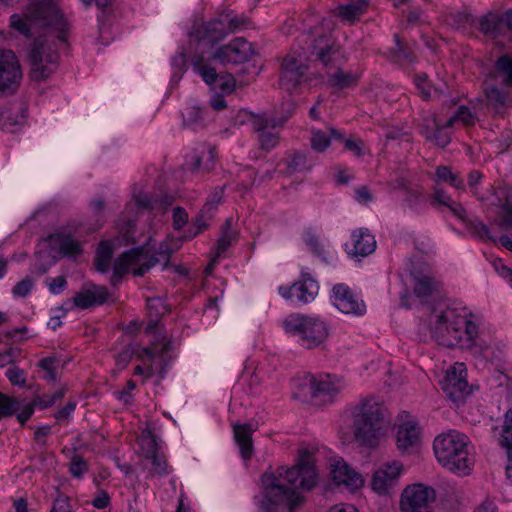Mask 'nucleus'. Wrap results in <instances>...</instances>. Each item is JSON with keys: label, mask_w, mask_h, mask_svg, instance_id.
Instances as JSON below:
<instances>
[{"label": "nucleus", "mask_w": 512, "mask_h": 512, "mask_svg": "<svg viewBox=\"0 0 512 512\" xmlns=\"http://www.w3.org/2000/svg\"><path fill=\"white\" fill-rule=\"evenodd\" d=\"M231 220H227L220 238L215 247V256L222 257L228 248L237 240V233L230 227Z\"/></svg>", "instance_id": "nucleus-41"}, {"label": "nucleus", "mask_w": 512, "mask_h": 512, "mask_svg": "<svg viewBox=\"0 0 512 512\" xmlns=\"http://www.w3.org/2000/svg\"><path fill=\"white\" fill-rule=\"evenodd\" d=\"M22 80V70L15 53L0 49V96L16 92Z\"/></svg>", "instance_id": "nucleus-15"}, {"label": "nucleus", "mask_w": 512, "mask_h": 512, "mask_svg": "<svg viewBox=\"0 0 512 512\" xmlns=\"http://www.w3.org/2000/svg\"><path fill=\"white\" fill-rule=\"evenodd\" d=\"M19 409L20 403L16 399L0 392V419L13 415Z\"/></svg>", "instance_id": "nucleus-48"}, {"label": "nucleus", "mask_w": 512, "mask_h": 512, "mask_svg": "<svg viewBox=\"0 0 512 512\" xmlns=\"http://www.w3.org/2000/svg\"><path fill=\"white\" fill-rule=\"evenodd\" d=\"M253 55L251 43L244 38H235L228 45L218 48L208 58H213L221 64H240L248 61Z\"/></svg>", "instance_id": "nucleus-20"}, {"label": "nucleus", "mask_w": 512, "mask_h": 512, "mask_svg": "<svg viewBox=\"0 0 512 512\" xmlns=\"http://www.w3.org/2000/svg\"><path fill=\"white\" fill-rule=\"evenodd\" d=\"M183 116V124L184 126L192 129L198 130L203 128L204 126V117L203 110L197 106H189L186 107Z\"/></svg>", "instance_id": "nucleus-42"}, {"label": "nucleus", "mask_w": 512, "mask_h": 512, "mask_svg": "<svg viewBox=\"0 0 512 512\" xmlns=\"http://www.w3.org/2000/svg\"><path fill=\"white\" fill-rule=\"evenodd\" d=\"M434 499V489L426 487L423 484H414L406 487L401 496V501L407 503L411 502L412 505L427 512H432L431 503Z\"/></svg>", "instance_id": "nucleus-25"}, {"label": "nucleus", "mask_w": 512, "mask_h": 512, "mask_svg": "<svg viewBox=\"0 0 512 512\" xmlns=\"http://www.w3.org/2000/svg\"><path fill=\"white\" fill-rule=\"evenodd\" d=\"M11 27L26 37L33 30L46 29L50 37L65 42L69 31V22L59 9L56 0H32L24 17L14 14L10 18Z\"/></svg>", "instance_id": "nucleus-1"}, {"label": "nucleus", "mask_w": 512, "mask_h": 512, "mask_svg": "<svg viewBox=\"0 0 512 512\" xmlns=\"http://www.w3.org/2000/svg\"><path fill=\"white\" fill-rule=\"evenodd\" d=\"M367 7L368 0H351L347 4L338 7V15L344 21L354 22L366 12Z\"/></svg>", "instance_id": "nucleus-37"}, {"label": "nucleus", "mask_w": 512, "mask_h": 512, "mask_svg": "<svg viewBox=\"0 0 512 512\" xmlns=\"http://www.w3.org/2000/svg\"><path fill=\"white\" fill-rule=\"evenodd\" d=\"M223 188H217L215 189V191L213 192V194H211L208 198H207V201L206 203L204 204V210L205 211H208L210 212L211 210H214L218 207V205L221 203L222 201V197H223Z\"/></svg>", "instance_id": "nucleus-64"}, {"label": "nucleus", "mask_w": 512, "mask_h": 512, "mask_svg": "<svg viewBox=\"0 0 512 512\" xmlns=\"http://www.w3.org/2000/svg\"><path fill=\"white\" fill-rule=\"evenodd\" d=\"M290 334L306 349L322 347L330 336L328 321L319 315L296 313L290 316Z\"/></svg>", "instance_id": "nucleus-7"}, {"label": "nucleus", "mask_w": 512, "mask_h": 512, "mask_svg": "<svg viewBox=\"0 0 512 512\" xmlns=\"http://www.w3.org/2000/svg\"><path fill=\"white\" fill-rule=\"evenodd\" d=\"M315 38L311 44V54L315 56L325 68H335L340 60L341 52L335 39L329 34H317L311 31Z\"/></svg>", "instance_id": "nucleus-19"}, {"label": "nucleus", "mask_w": 512, "mask_h": 512, "mask_svg": "<svg viewBox=\"0 0 512 512\" xmlns=\"http://www.w3.org/2000/svg\"><path fill=\"white\" fill-rule=\"evenodd\" d=\"M469 335L465 349L474 356L490 362L495 367H502L505 362L504 348L500 344H492L483 332H479L477 325H470Z\"/></svg>", "instance_id": "nucleus-12"}, {"label": "nucleus", "mask_w": 512, "mask_h": 512, "mask_svg": "<svg viewBox=\"0 0 512 512\" xmlns=\"http://www.w3.org/2000/svg\"><path fill=\"white\" fill-rule=\"evenodd\" d=\"M219 16L221 17L222 21L226 23V29L228 33H232L244 25V21L231 12L223 13Z\"/></svg>", "instance_id": "nucleus-62"}, {"label": "nucleus", "mask_w": 512, "mask_h": 512, "mask_svg": "<svg viewBox=\"0 0 512 512\" xmlns=\"http://www.w3.org/2000/svg\"><path fill=\"white\" fill-rule=\"evenodd\" d=\"M58 360L54 357H46L39 361V367L45 371L44 379L49 382H54L57 379L56 369L58 367Z\"/></svg>", "instance_id": "nucleus-54"}, {"label": "nucleus", "mask_w": 512, "mask_h": 512, "mask_svg": "<svg viewBox=\"0 0 512 512\" xmlns=\"http://www.w3.org/2000/svg\"><path fill=\"white\" fill-rule=\"evenodd\" d=\"M500 443L502 446H512V408L505 414Z\"/></svg>", "instance_id": "nucleus-58"}, {"label": "nucleus", "mask_w": 512, "mask_h": 512, "mask_svg": "<svg viewBox=\"0 0 512 512\" xmlns=\"http://www.w3.org/2000/svg\"><path fill=\"white\" fill-rule=\"evenodd\" d=\"M376 249L374 235L367 228H358L351 233V248L347 249L348 254L353 257H366Z\"/></svg>", "instance_id": "nucleus-26"}, {"label": "nucleus", "mask_w": 512, "mask_h": 512, "mask_svg": "<svg viewBox=\"0 0 512 512\" xmlns=\"http://www.w3.org/2000/svg\"><path fill=\"white\" fill-rule=\"evenodd\" d=\"M431 204L434 207L445 206L458 220L462 222L466 221L467 214L464 207L460 203L454 201L452 197L440 187H434Z\"/></svg>", "instance_id": "nucleus-31"}, {"label": "nucleus", "mask_w": 512, "mask_h": 512, "mask_svg": "<svg viewBox=\"0 0 512 512\" xmlns=\"http://www.w3.org/2000/svg\"><path fill=\"white\" fill-rule=\"evenodd\" d=\"M228 34L226 23L223 22L219 16L208 22L195 24L192 31L189 33V38L191 41H195L199 46L203 47L200 55L204 56V48L206 46H214L223 40Z\"/></svg>", "instance_id": "nucleus-17"}, {"label": "nucleus", "mask_w": 512, "mask_h": 512, "mask_svg": "<svg viewBox=\"0 0 512 512\" xmlns=\"http://www.w3.org/2000/svg\"><path fill=\"white\" fill-rule=\"evenodd\" d=\"M415 84L417 89L419 90V94L423 100H435L442 99L447 96L448 87L445 83H442L439 86H432L428 80L427 75H417L415 78Z\"/></svg>", "instance_id": "nucleus-35"}, {"label": "nucleus", "mask_w": 512, "mask_h": 512, "mask_svg": "<svg viewBox=\"0 0 512 512\" xmlns=\"http://www.w3.org/2000/svg\"><path fill=\"white\" fill-rule=\"evenodd\" d=\"M433 449L438 462L447 470L468 475L474 460L469 450V439L457 430L438 435L433 442Z\"/></svg>", "instance_id": "nucleus-3"}, {"label": "nucleus", "mask_w": 512, "mask_h": 512, "mask_svg": "<svg viewBox=\"0 0 512 512\" xmlns=\"http://www.w3.org/2000/svg\"><path fill=\"white\" fill-rule=\"evenodd\" d=\"M314 162L308 159L306 153L296 151L290 159V178L295 175L293 182L300 183L308 172L312 170Z\"/></svg>", "instance_id": "nucleus-36"}, {"label": "nucleus", "mask_w": 512, "mask_h": 512, "mask_svg": "<svg viewBox=\"0 0 512 512\" xmlns=\"http://www.w3.org/2000/svg\"><path fill=\"white\" fill-rule=\"evenodd\" d=\"M50 245L63 256L76 257L82 253L81 243L70 234L60 232L50 236Z\"/></svg>", "instance_id": "nucleus-29"}, {"label": "nucleus", "mask_w": 512, "mask_h": 512, "mask_svg": "<svg viewBox=\"0 0 512 512\" xmlns=\"http://www.w3.org/2000/svg\"><path fill=\"white\" fill-rule=\"evenodd\" d=\"M25 109L22 107H5L0 111V129L12 133L16 127L25 122Z\"/></svg>", "instance_id": "nucleus-34"}, {"label": "nucleus", "mask_w": 512, "mask_h": 512, "mask_svg": "<svg viewBox=\"0 0 512 512\" xmlns=\"http://www.w3.org/2000/svg\"><path fill=\"white\" fill-rule=\"evenodd\" d=\"M49 512H75L72 508L70 500L65 496H58L52 504Z\"/></svg>", "instance_id": "nucleus-63"}, {"label": "nucleus", "mask_w": 512, "mask_h": 512, "mask_svg": "<svg viewBox=\"0 0 512 512\" xmlns=\"http://www.w3.org/2000/svg\"><path fill=\"white\" fill-rule=\"evenodd\" d=\"M28 59L31 79L46 80L58 68L59 53L56 42L47 35L39 36L31 45Z\"/></svg>", "instance_id": "nucleus-9"}, {"label": "nucleus", "mask_w": 512, "mask_h": 512, "mask_svg": "<svg viewBox=\"0 0 512 512\" xmlns=\"http://www.w3.org/2000/svg\"><path fill=\"white\" fill-rule=\"evenodd\" d=\"M234 438L243 459H250L253 454L252 433L256 430L252 424L234 425Z\"/></svg>", "instance_id": "nucleus-33"}, {"label": "nucleus", "mask_w": 512, "mask_h": 512, "mask_svg": "<svg viewBox=\"0 0 512 512\" xmlns=\"http://www.w3.org/2000/svg\"><path fill=\"white\" fill-rule=\"evenodd\" d=\"M69 471L74 477L81 478L88 471V465L82 456L74 455L71 459Z\"/></svg>", "instance_id": "nucleus-60"}, {"label": "nucleus", "mask_w": 512, "mask_h": 512, "mask_svg": "<svg viewBox=\"0 0 512 512\" xmlns=\"http://www.w3.org/2000/svg\"><path fill=\"white\" fill-rule=\"evenodd\" d=\"M484 90L485 95L490 103L495 105H504L506 102V93L503 91V89L497 87L496 85L486 82Z\"/></svg>", "instance_id": "nucleus-50"}, {"label": "nucleus", "mask_w": 512, "mask_h": 512, "mask_svg": "<svg viewBox=\"0 0 512 512\" xmlns=\"http://www.w3.org/2000/svg\"><path fill=\"white\" fill-rule=\"evenodd\" d=\"M109 298V292L107 288L103 286L90 285L81 291L77 292L76 295L67 300L64 305L71 310L76 307L79 309H88L93 306L104 304Z\"/></svg>", "instance_id": "nucleus-23"}, {"label": "nucleus", "mask_w": 512, "mask_h": 512, "mask_svg": "<svg viewBox=\"0 0 512 512\" xmlns=\"http://www.w3.org/2000/svg\"><path fill=\"white\" fill-rule=\"evenodd\" d=\"M90 209L92 216L95 218L93 229H100L106 221L104 201L100 198L93 199L90 203Z\"/></svg>", "instance_id": "nucleus-49"}, {"label": "nucleus", "mask_w": 512, "mask_h": 512, "mask_svg": "<svg viewBox=\"0 0 512 512\" xmlns=\"http://www.w3.org/2000/svg\"><path fill=\"white\" fill-rule=\"evenodd\" d=\"M434 180L436 182L448 183L450 186L458 190H465L463 179L459 176V174L453 173L448 166H437Z\"/></svg>", "instance_id": "nucleus-40"}, {"label": "nucleus", "mask_w": 512, "mask_h": 512, "mask_svg": "<svg viewBox=\"0 0 512 512\" xmlns=\"http://www.w3.org/2000/svg\"><path fill=\"white\" fill-rule=\"evenodd\" d=\"M303 242L309 247L310 251L319 257H323L324 247L320 242L319 235L314 228H306L302 233Z\"/></svg>", "instance_id": "nucleus-45"}, {"label": "nucleus", "mask_w": 512, "mask_h": 512, "mask_svg": "<svg viewBox=\"0 0 512 512\" xmlns=\"http://www.w3.org/2000/svg\"><path fill=\"white\" fill-rule=\"evenodd\" d=\"M421 124L419 125L420 134L426 138L441 124L437 120V116L433 112L425 113L421 118Z\"/></svg>", "instance_id": "nucleus-51"}, {"label": "nucleus", "mask_w": 512, "mask_h": 512, "mask_svg": "<svg viewBox=\"0 0 512 512\" xmlns=\"http://www.w3.org/2000/svg\"><path fill=\"white\" fill-rule=\"evenodd\" d=\"M396 438L398 448L407 451L420 443V429L413 421L405 422L398 427Z\"/></svg>", "instance_id": "nucleus-30"}, {"label": "nucleus", "mask_w": 512, "mask_h": 512, "mask_svg": "<svg viewBox=\"0 0 512 512\" xmlns=\"http://www.w3.org/2000/svg\"><path fill=\"white\" fill-rule=\"evenodd\" d=\"M147 460L151 461L152 468L150 473L152 475L165 476L170 473L166 457L162 453H158Z\"/></svg>", "instance_id": "nucleus-53"}, {"label": "nucleus", "mask_w": 512, "mask_h": 512, "mask_svg": "<svg viewBox=\"0 0 512 512\" xmlns=\"http://www.w3.org/2000/svg\"><path fill=\"white\" fill-rule=\"evenodd\" d=\"M316 451L315 446L302 444L298 449L294 466L290 467V512L306 503L308 494L318 483Z\"/></svg>", "instance_id": "nucleus-2"}, {"label": "nucleus", "mask_w": 512, "mask_h": 512, "mask_svg": "<svg viewBox=\"0 0 512 512\" xmlns=\"http://www.w3.org/2000/svg\"><path fill=\"white\" fill-rule=\"evenodd\" d=\"M385 407L373 398L362 400L353 409V429L358 443L375 448L384 434Z\"/></svg>", "instance_id": "nucleus-4"}, {"label": "nucleus", "mask_w": 512, "mask_h": 512, "mask_svg": "<svg viewBox=\"0 0 512 512\" xmlns=\"http://www.w3.org/2000/svg\"><path fill=\"white\" fill-rule=\"evenodd\" d=\"M495 69L503 84L512 87V52L499 57L495 62Z\"/></svg>", "instance_id": "nucleus-43"}, {"label": "nucleus", "mask_w": 512, "mask_h": 512, "mask_svg": "<svg viewBox=\"0 0 512 512\" xmlns=\"http://www.w3.org/2000/svg\"><path fill=\"white\" fill-rule=\"evenodd\" d=\"M476 116L467 106H460L456 113L446 121V126L453 127L456 122H460L465 126L475 124Z\"/></svg>", "instance_id": "nucleus-46"}, {"label": "nucleus", "mask_w": 512, "mask_h": 512, "mask_svg": "<svg viewBox=\"0 0 512 512\" xmlns=\"http://www.w3.org/2000/svg\"><path fill=\"white\" fill-rule=\"evenodd\" d=\"M114 242L111 240L102 241L96 251L95 266L99 272L108 271L113 256Z\"/></svg>", "instance_id": "nucleus-39"}, {"label": "nucleus", "mask_w": 512, "mask_h": 512, "mask_svg": "<svg viewBox=\"0 0 512 512\" xmlns=\"http://www.w3.org/2000/svg\"><path fill=\"white\" fill-rule=\"evenodd\" d=\"M210 58L203 55H195L192 58V68L199 74L204 82L213 89L230 94L235 89V79L231 74L219 75L216 69L209 65Z\"/></svg>", "instance_id": "nucleus-16"}, {"label": "nucleus", "mask_w": 512, "mask_h": 512, "mask_svg": "<svg viewBox=\"0 0 512 512\" xmlns=\"http://www.w3.org/2000/svg\"><path fill=\"white\" fill-rule=\"evenodd\" d=\"M319 285L308 273H303L301 279L290 286V301L299 305L312 302L318 295Z\"/></svg>", "instance_id": "nucleus-24"}, {"label": "nucleus", "mask_w": 512, "mask_h": 512, "mask_svg": "<svg viewBox=\"0 0 512 512\" xmlns=\"http://www.w3.org/2000/svg\"><path fill=\"white\" fill-rule=\"evenodd\" d=\"M403 464L398 460H391L381 464L373 473L371 488L382 496L392 495L399 486Z\"/></svg>", "instance_id": "nucleus-14"}, {"label": "nucleus", "mask_w": 512, "mask_h": 512, "mask_svg": "<svg viewBox=\"0 0 512 512\" xmlns=\"http://www.w3.org/2000/svg\"><path fill=\"white\" fill-rule=\"evenodd\" d=\"M215 158L216 151L214 147L206 144H200L189 156L188 164L193 170L209 172L214 168Z\"/></svg>", "instance_id": "nucleus-28"}, {"label": "nucleus", "mask_w": 512, "mask_h": 512, "mask_svg": "<svg viewBox=\"0 0 512 512\" xmlns=\"http://www.w3.org/2000/svg\"><path fill=\"white\" fill-rule=\"evenodd\" d=\"M263 512L288 511V467L270 469L261 476Z\"/></svg>", "instance_id": "nucleus-8"}, {"label": "nucleus", "mask_w": 512, "mask_h": 512, "mask_svg": "<svg viewBox=\"0 0 512 512\" xmlns=\"http://www.w3.org/2000/svg\"><path fill=\"white\" fill-rule=\"evenodd\" d=\"M249 121L263 150L269 151L278 145L279 133L284 123L282 118H275L266 113L251 114Z\"/></svg>", "instance_id": "nucleus-13"}, {"label": "nucleus", "mask_w": 512, "mask_h": 512, "mask_svg": "<svg viewBox=\"0 0 512 512\" xmlns=\"http://www.w3.org/2000/svg\"><path fill=\"white\" fill-rule=\"evenodd\" d=\"M332 292L333 304L342 313L354 316H362L366 313L364 301L346 284H336Z\"/></svg>", "instance_id": "nucleus-21"}, {"label": "nucleus", "mask_w": 512, "mask_h": 512, "mask_svg": "<svg viewBox=\"0 0 512 512\" xmlns=\"http://www.w3.org/2000/svg\"><path fill=\"white\" fill-rule=\"evenodd\" d=\"M469 229L471 233L480 240L496 242V239L492 236L489 227L481 221H471Z\"/></svg>", "instance_id": "nucleus-55"}, {"label": "nucleus", "mask_w": 512, "mask_h": 512, "mask_svg": "<svg viewBox=\"0 0 512 512\" xmlns=\"http://www.w3.org/2000/svg\"><path fill=\"white\" fill-rule=\"evenodd\" d=\"M413 292L421 300L430 297L438 288V282L431 273L422 271L412 272Z\"/></svg>", "instance_id": "nucleus-32"}, {"label": "nucleus", "mask_w": 512, "mask_h": 512, "mask_svg": "<svg viewBox=\"0 0 512 512\" xmlns=\"http://www.w3.org/2000/svg\"><path fill=\"white\" fill-rule=\"evenodd\" d=\"M331 476L336 485H343L352 490L361 487L363 484L361 475L343 460H337L331 465Z\"/></svg>", "instance_id": "nucleus-27"}, {"label": "nucleus", "mask_w": 512, "mask_h": 512, "mask_svg": "<svg viewBox=\"0 0 512 512\" xmlns=\"http://www.w3.org/2000/svg\"><path fill=\"white\" fill-rule=\"evenodd\" d=\"M34 287V282L30 277H25L12 288V294L15 297H26Z\"/></svg>", "instance_id": "nucleus-61"}, {"label": "nucleus", "mask_w": 512, "mask_h": 512, "mask_svg": "<svg viewBox=\"0 0 512 512\" xmlns=\"http://www.w3.org/2000/svg\"><path fill=\"white\" fill-rule=\"evenodd\" d=\"M480 31L489 38L495 39L512 30V10L502 14L488 12L479 19Z\"/></svg>", "instance_id": "nucleus-22"}, {"label": "nucleus", "mask_w": 512, "mask_h": 512, "mask_svg": "<svg viewBox=\"0 0 512 512\" xmlns=\"http://www.w3.org/2000/svg\"><path fill=\"white\" fill-rule=\"evenodd\" d=\"M171 203L172 198L167 196L163 199H154L142 192L134 195L133 201L126 206L125 212L117 223L119 233L125 242L134 241L135 219L129 217L131 214L138 213L141 210H147L154 214L164 213Z\"/></svg>", "instance_id": "nucleus-11"}, {"label": "nucleus", "mask_w": 512, "mask_h": 512, "mask_svg": "<svg viewBox=\"0 0 512 512\" xmlns=\"http://www.w3.org/2000/svg\"><path fill=\"white\" fill-rule=\"evenodd\" d=\"M449 128L450 127L446 126V122L440 124L437 129L425 139L438 147L444 148L451 142V133L448 131Z\"/></svg>", "instance_id": "nucleus-47"}, {"label": "nucleus", "mask_w": 512, "mask_h": 512, "mask_svg": "<svg viewBox=\"0 0 512 512\" xmlns=\"http://www.w3.org/2000/svg\"><path fill=\"white\" fill-rule=\"evenodd\" d=\"M147 310L151 318L146 331H152L156 327L157 319L167 312V307L160 298H153L147 301Z\"/></svg>", "instance_id": "nucleus-44"}, {"label": "nucleus", "mask_w": 512, "mask_h": 512, "mask_svg": "<svg viewBox=\"0 0 512 512\" xmlns=\"http://www.w3.org/2000/svg\"><path fill=\"white\" fill-rule=\"evenodd\" d=\"M173 249L166 241L161 242L157 250L151 251L149 245L132 248L124 252L113 264V280H119L126 273L143 276L158 263L167 265Z\"/></svg>", "instance_id": "nucleus-6"}, {"label": "nucleus", "mask_w": 512, "mask_h": 512, "mask_svg": "<svg viewBox=\"0 0 512 512\" xmlns=\"http://www.w3.org/2000/svg\"><path fill=\"white\" fill-rule=\"evenodd\" d=\"M476 325L471 314L463 308L448 307L438 314L431 324V336L440 345L446 347H466L468 326Z\"/></svg>", "instance_id": "nucleus-5"}, {"label": "nucleus", "mask_w": 512, "mask_h": 512, "mask_svg": "<svg viewBox=\"0 0 512 512\" xmlns=\"http://www.w3.org/2000/svg\"><path fill=\"white\" fill-rule=\"evenodd\" d=\"M441 385L451 401L457 404L462 403L469 394L465 365L463 363H455L450 367Z\"/></svg>", "instance_id": "nucleus-18"}, {"label": "nucleus", "mask_w": 512, "mask_h": 512, "mask_svg": "<svg viewBox=\"0 0 512 512\" xmlns=\"http://www.w3.org/2000/svg\"><path fill=\"white\" fill-rule=\"evenodd\" d=\"M358 83V76L351 72H345L337 69L333 73L327 74V84L338 89L351 88Z\"/></svg>", "instance_id": "nucleus-38"}, {"label": "nucleus", "mask_w": 512, "mask_h": 512, "mask_svg": "<svg viewBox=\"0 0 512 512\" xmlns=\"http://www.w3.org/2000/svg\"><path fill=\"white\" fill-rule=\"evenodd\" d=\"M339 392L338 387L329 380H317L305 371L297 372L290 380V393L294 400L304 403L317 400L326 401Z\"/></svg>", "instance_id": "nucleus-10"}, {"label": "nucleus", "mask_w": 512, "mask_h": 512, "mask_svg": "<svg viewBox=\"0 0 512 512\" xmlns=\"http://www.w3.org/2000/svg\"><path fill=\"white\" fill-rule=\"evenodd\" d=\"M5 375L13 385L23 387L26 384L24 370L15 365L8 367Z\"/></svg>", "instance_id": "nucleus-59"}, {"label": "nucleus", "mask_w": 512, "mask_h": 512, "mask_svg": "<svg viewBox=\"0 0 512 512\" xmlns=\"http://www.w3.org/2000/svg\"><path fill=\"white\" fill-rule=\"evenodd\" d=\"M330 137L321 130H313L311 136V147L316 152H324L330 146Z\"/></svg>", "instance_id": "nucleus-52"}, {"label": "nucleus", "mask_w": 512, "mask_h": 512, "mask_svg": "<svg viewBox=\"0 0 512 512\" xmlns=\"http://www.w3.org/2000/svg\"><path fill=\"white\" fill-rule=\"evenodd\" d=\"M171 65L173 69L172 81L178 82L185 70L186 67V54L184 51H181L177 55L173 56L171 59Z\"/></svg>", "instance_id": "nucleus-56"}, {"label": "nucleus", "mask_w": 512, "mask_h": 512, "mask_svg": "<svg viewBox=\"0 0 512 512\" xmlns=\"http://www.w3.org/2000/svg\"><path fill=\"white\" fill-rule=\"evenodd\" d=\"M140 446H141V452L145 459H148V458L160 453L157 440L154 436L150 435L147 437H143L141 439Z\"/></svg>", "instance_id": "nucleus-57"}]
</instances>
